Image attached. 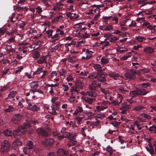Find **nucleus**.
<instances>
[{
	"instance_id": "f257e3e1",
	"label": "nucleus",
	"mask_w": 156,
	"mask_h": 156,
	"mask_svg": "<svg viewBox=\"0 0 156 156\" xmlns=\"http://www.w3.org/2000/svg\"><path fill=\"white\" fill-rule=\"evenodd\" d=\"M60 107V102L56 101L51 106V109L49 110V112L52 115H56Z\"/></svg>"
},
{
	"instance_id": "f03ea898",
	"label": "nucleus",
	"mask_w": 156,
	"mask_h": 156,
	"mask_svg": "<svg viewBox=\"0 0 156 156\" xmlns=\"http://www.w3.org/2000/svg\"><path fill=\"white\" fill-rule=\"evenodd\" d=\"M30 126L28 122H26L18 128L21 135L25 134L27 131V128Z\"/></svg>"
},
{
	"instance_id": "7ed1b4c3",
	"label": "nucleus",
	"mask_w": 156,
	"mask_h": 156,
	"mask_svg": "<svg viewBox=\"0 0 156 156\" xmlns=\"http://www.w3.org/2000/svg\"><path fill=\"white\" fill-rule=\"evenodd\" d=\"M10 147V144L7 140H4L1 143V148L3 152H6Z\"/></svg>"
},
{
	"instance_id": "20e7f679",
	"label": "nucleus",
	"mask_w": 156,
	"mask_h": 156,
	"mask_svg": "<svg viewBox=\"0 0 156 156\" xmlns=\"http://www.w3.org/2000/svg\"><path fill=\"white\" fill-rule=\"evenodd\" d=\"M22 118L21 115L16 114L12 117L11 119V121L14 124H18L20 122Z\"/></svg>"
},
{
	"instance_id": "39448f33",
	"label": "nucleus",
	"mask_w": 156,
	"mask_h": 156,
	"mask_svg": "<svg viewBox=\"0 0 156 156\" xmlns=\"http://www.w3.org/2000/svg\"><path fill=\"white\" fill-rule=\"evenodd\" d=\"M27 109L34 112H37L40 110L39 106L34 103L29 104L27 107Z\"/></svg>"
},
{
	"instance_id": "423d86ee",
	"label": "nucleus",
	"mask_w": 156,
	"mask_h": 156,
	"mask_svg": "<svg viewBox=\"0 0 156 156\" xmlns=\"http://www.w3.org/2000/svg\"><path fill=\"white\" fill-rule=\"evenodd\" d=\"M54 140L52 139H45L42 140V144L45 146H48L53 144Z\"/></svg>"
},
{
	"instance_id": "0eeeda50",
	"label": "nucleus",
	"mask_w": 156,
	"mask_h": 156,
	"mask_svg": "<svg viewBox=\"0 0 156 156\" xmlns=\"http://www.w3.org/2000/svg\"><path fill=\"white\" fill-rule=\"evenodd\" d=\"M37 133L39 136H46L48 135L47 131L42 128H37L36 130Z\"/></svg>"
},
{
	"instance_id": "6e6552de",
	"label": "nucleus",
	"mask_w": 156,
	"mask_h": 156,
	"mask_svg": "<svg viewBox=\"0 0 156 156\" xmlns=\"http://www.w3.org/2000/svg\"><path fill=\"white\" fill-rule=\"evenodd\" d=\"M136 72L134 70L131 71L130 72H127L125 73V76L127 78L129 79H134L135 78Z\"/></svg>"
},
{
	"instance_id": "1a4fd4ad",
	"label": "nucleus",
	"mask_w": 156,
	"mask_h": 156,
	"mask_svg": "<svg viewBox=\"0 0 156 156\" xmlns=\"http://www.w3.org/2000/svg\"><path fill=\"white\" fill-rule=\"evenodd\" d=\"M66 16L69 17L70 19H74L78 18L80 15L78 12L73 13L69 12L66 14Z\"/></svg>"
},
{
	"instance_id": "9d476101",
	"label": "nucleus",
	"mask_w": 156,
	"mask_h": 156,
	"mask_svg": "<svg viewBox=\"0 0 156 156\" xmlns=\"http://www.w3.org/2000/svg\"><path fill=\"white\" fill-rule=\"evenodd\" d=\"M83 111V108L82 106L81 105H80L76 107V109L73 113V115L74 116H76L79 113H81Z\"/></svg>"
},
{
	"instance_id": "9b49d317",
	"label": "nucleus",
	"mask_w": 156,
	"mask_h": 156,
	"mask_svg": "<svg viewBox=\"0 0 156 156\" xmlns=\"http://www.w3.org/2000/svg\"><path fill=\"white\" fill-rule=\"evenodd\" d=\"M100 87V84L98 83L97 81H93L89 86V89L94 90L96 87Z\"/></svg>"
},
{
	"instance_id": "f8f14e48",
	"label": "nucleus",
	"mask_w": 156,
	"mask_h": 156,
	"mask_svg": "<svg viewBox=\"0 0 156 156\" xmlns=\"http://www.w3.org/2000/svg\"><path fill=\"white\" fill-rule=\"evenodd\" d=\"M108 76L114 80L118 79L120 77H122V76H120L119 74L114 72L108 74Z\"/></svg>"
},
{
	"instance_id": "ddd939ff",
	"label": "nucleus",
	"mask_w": 156,
	"mask_h": 156,
	"mask_svg": "<svg viewBox=\"0 0 156 156\" xmlns=\"http://www.w3.org/2000/svg\"><path fill=\"white\" fill-rule=\"evenodd\" d=\"M26 47L24 46H21L18 48L19 53L24 56L26 55L27 50Z\"/></svg>"
},
{
	"instance_id": "4468645a",
	"label": "nucleus",
	"mask_w": 156,
	"mask_h": 156,
	"mask_svg": "<svg viewBox=\"0 0 156 156\" xmlns=\"http://www.w3.org/2000/svg\"><path fill=\"white\" fill-rule=\"evenodd\" d=\"M22 142L19 139H17L14 140L12 144V147H17L18 146H21Z\"/></svg>"
},
{
	"instance_id": "2eb2a0df",
	"label": "nucleus",
	"mask_w": 156,
	"mask_h": 156,
	"mask_svg": "<svg viewBox=\"0 0 156 156\" xmlns=\"http://www.w3.org/2000/svg\"><path fill=\"white\" fill-rule=\"evenodd\" d=\"M16 94V92L15 91H13L9 94L8 97L6 98L5 99L7 101H9L8 99H10V101H12V100H15V98H13L15 96Z\"/></svg>"
},
{
	"instance_id": "dca6fc26",
	"label": "nucleus",
	"mask_w": 156,
	"mask_h": 156,
	"mask_svg": "<svg viewBox=\"0 0 156 156\" xmlns=\"http://www.w3.org/2000/svg\"><path fill=\"white\" fill-rule=\"evenodd\" d=\"M31 55L34 60H36L40 57V54L39 52L35 51L31 53Z\"/></svg>"
},
{
	"instance_id": "f3484780",
	"label": "nucleus",
	"mask_w": 156,
	"mask_h": 156,
	"mask_svg": "<svg viewBox=\"0 0 156 156\" xmlns=\"http://www.w3.org/2000/svg\"><path fill=\"white\" fill-rule=\"evenodd\" d=\"M75 86L77 89L80 90L83 88L84 86V84L82 81H78L76 82L75 85Z\"/></svg>"
},
{
	"instance_id": "a211bd4d",
	"label": "nucleus",
	"mask_w": 156,
	"mask_h": 156,
	"mask_svg": "<svg viewBox=\"0 0 156 156\" xmlns=\"http://www.w3.org/2000/svg\"><path fill=\"white\" fill-rule=\"evenodd\" d=\"M79 90L75 86H73L71 89V92L72 94H78L79 91Z\"/></svg>"
},
{
	"instance_id": "6ab92c4d",
	"label": "nucleus",
	"mask_w": 156,
	"mask_h": 156,
	"mask_svg": "<svg viewBox=\"0 0 156 156\" xmlns=\"http://www.w3.org/2000/svg\"><path fill=\"white\" fill-rule=\"evenodd\" d=\"M98 105L103 106H105L108 107L107 105L110 104V102L108 101H105L104 100L101 101H98L97 103Z\"/></svg>"
},
{
	"instance_id": "aec40b11",
	"label": "nucleus",
	"mask_w": 156,
	"mask_h": 156,
	"mask_svg": "<svg viewBox=\"0 0 156 156\" xmlns=\"http://www.w3.org/2000/svg\"><path fill=\"white\" fill-rule=\"evenodd\" d=\"M45 59V57L42 56L37 61V62L39 64H42L44 63L47 62Z\"/></svg>"
},
{
	"instance_id": "412c9836",
	"label": "nucleus",
	"mask_w": 156,
	"mask_h": 156,
	"mask_svg": "<svg viewBox=\"0 0 156 156\" xmlns=\"http://www.w3.org/2000/svg\"><path fill=\"white\" fill-rule=\"evenodd\" d=\"M30 86L31 88H37L38 86L37 82L36 81H33L30 83Z\"/></svg>"
},
{
	"instance_id": "4be33fe9",
	"label": "nucleus",
	"mask_w": 156,
	"mask_h": 156,
	"mask_svg": "<svg viewBox=\"0 0 156 156\" xmlns=\"http://www.w3.org/2000/svg\"><path fill=\"white\" fill-rule=\"evenodd\" d=\"M107 108L105 106H102L99 105V106L96 107L95 108V111L97 112H100L104 110V109H106Z\"/></svg>"
},
{
	"instance_id": "5701e85b",
	"label": "nucleus",
	"mask_w": 156,
	"mask_h": 156,
	"mask_svg": "<svg viewBox=\"0 0 156 156\" xmlns=\"http://www.w3.org/2000/svg\"><path fill=\"white\" fill-rule=\"evenodd\" d=\"M154 51V49L150 47H147L144 49V51L147 53H152Z\"/></svg>"
},
{
	"instance_id": "b1692460",
	"label": "nucleus",
	"mask_w": 156,
	"mask_h": 156,
	"mask_svg": "<svg viewBox=\"0 0 156 156\" xmlns=\"http://www.w3.org/2000/svg\"><path fill=\"white\" fill-rule=\"evenodd\" d=\"M31 149L29 147H27L26 146L24 147L23 148V152L24 154H27L28 156H30V155H29V153L30 151V150Z\"/></svg>"
},
{
	"instance_id": "393cba45",
	"label": "nucleus",
	"mask_w": 156,
	"mask_h": 156,
	"mask_svg": "<svg viewBox=\"0 0 156 156\" xmlns=\"http://www.w3.org/2000/svg\"><path fill=\"white\" fill-rule=\"evenodd\" d=\"M95 117L97 119H103L105 118V114L103 113H100L94 115Z\"/></svg>"
},
{
	"instance_id": "a878e982",
	"label": "nucleus",
	"mask_w": 156,
	"mask_h": 156,
	"mask_svg": "<svg viewBox=\"0 0 156 156\" xmlns=\"http://www.w3.org/2000/svg\"><path fill=\"white\" fill-rule=\"evenodd\" d=\"M58 153L61 155H67L69 152L67 151H65L63 150L62 148H59L58 150Z\"/></svg>"
},
{
	"instance_id": "bb28decb",
	"label": "nucleus",
	"mask_w": 156,
	"mask_h": 156,
	"mask_svg": "<svg viewBox=\"0 0 156 156\" xmlns=\"http://www.w3.org/2000/svg\"><path fill=\"white\" fill-rule=\"evenodd\" d=\"M12 135L13 136L16 137L21 136L19 130L18 129L14 130L12 132Z\"/></svg>"
},
{
	"instance_id": "cd10ccee",
	"label": "nucleus",
	"mask_w": 156,
	"mask_h": 156,
	"mask_svg": "<svg viewBox=\"0 0 156 156\" xmlns=\"http://www.w3.org/2000/svg\"><path fill=\"white\" fill-rule=\"evenodd\" d=\"M122 106L121 108L122 109H124L125 110H126L129 109L131 108L130 105L128 104L125 102L122 103Z\"/></svg>"
},
{
	"instance_id": "c85d7f7f",
	"label": "nucleus",
	"mask_w": 156,
	"mask_h": 156,
	"mask_svg": "<svg viewBox=\"0 0 156 156\" xmlns=\"http://www.w3.org/2000/svg\"><path fill=\"white\" fill-rule=\"evenodd\" d=\"M101 61L102 64H105L109 62V59L106 56H105L101 58Z\"/></svg>"
},
{
	"instance_id": "c756f323",
	"label": "nucleus",
	"mask_w": 156,
	"mask_h": 156,
	"mask_svg": "<svg viewBox=\"0 0 156 156\" xmlns=\"http://www.w3.org/2000/svg\"><path fill=\"white\" fill-rule=\"evenodd\" d=\"M92 112H84L83 113V117L85 119L87 120L90 119Z\"/></svg>"
},
{
	"instance_id": "7c9ffc66",
	"label": "nucleus",
	"mask_w": 156,
	"mask_h": 156,
	"mask_svg": "<svg viewBox=\"0 0 156 156\" xmlns=\"http://www.w3.org/2000/svg\"><path fill=\"white\" fill-rule=\"evenodd\" d=\"M100 124V121L96 119H95L93 121H91V125L93 126H98Z\"/></svg>"
},
{
	"instance_id": "2f4dec72",
	"label": "nucleus",
	"mask_w": 156,
	"mask_h": 156,
	"mask_svg": "<svg viewBox=\"0 0 156 156\" xmlns=\"http://www.w3.org/2000/svg\"><path fill=\"white\" fill-rule=\"evenodd\" d=\"M139 94V93L138 90H135L131 91L129 93V96L131 98H133L136 97Z\"/></svg>"
},
{
	"instance_id": "473e14b6",
	"label": "nucleus",
	"mask_w": 156,
	"mask_h": 156,
	"mask_svg": "<svg viewBox=\"0 0 156 156\" xmlns=\"http://www.w3.org/2000/svg\"><path fill=\"white\" fill-rule=\"evenodd\" d=\"M82 23H78L77 25V27H76V29H77V30L80 31L81 32H82L83 30H86V28L84 27H82L80 25L82 24Z\"/></svg>"
},
{
	"instance_id": "72a5a7b5",
	"label": "nucleus",
	"mask_w": 156,
	"mask_h": 156,
	"mask_svg": "<svg viewBox=\"0 0 156 156\" xmlns=\"http://www.w3.org/2000/svg\"><path fill=\"white\" fill-rule=\"evenodd\" d=\"M106 151L109 153L110 155H112L113 154V152L115 151V150H113L112 147L108 145L106 148Z\"/></svg>"
},
{
	"instance_id": "f704fd0d",
	"label": "nucleus",
	"mask_w": 156,
	"mask_h": 156,
	"mask_svg": "<svg viewBox=\"0 0 156 156\" xmlns=\"http://www.w3.org/2000/svg\"><path fill=\"white\" fill-rule=\"evenodd\" d=\"M4 134L7 136H11L12 135V131L9 129H5L3 131Z\"/></svg>"
},
{
	"instance_id": "c9c22d12",
	"label": "nucleus",
	"mask_w": 156,
	"mask_h": 156,
	"mask_svg": "<svg viewBox=\"0 0 156 156\" xmlns=\"http://www.w3.org/2000/svg\"><path fill=\"white\" fill-rule=\"evenodd\" d=\"M131 52H129L126 53V54L120 58V60L122 61L126 60L127 59L131 57V55H130Z\"/></svg>"
},
{
	"instance_id": "e433bc0d",
	"label": "nucleus",
	"mask_w": 156,
	"mask_h": 156,
	"mask_svg": "<svg viewBox=\"0 0 156 156\" xmlns=\"http://www.w3.org/2000/svg\"><path fill=\"white\" fill-rule=\"evenodd\" d=\"M59 35L58 33H56L53 36H52L51 38L52 39V41L54 42L55 41L58 40L59 39Z\"/></svg>"
},
{
	"instance_id": "4c0bfd02",
	"label": "nucleus",
	"mask_w": 156,
	"mask_h": 156,
	"mask_svg": "<svg viewBox=\"0 0 156 156\" xmlns=\"http://www.w3.org/2000/svg\"><path fill=\"white\" fill-rule=\"evenodd\" d=\"M85 30H83L81 32L82 33L81 35V37L84 38L89 37L90 36V34L87 33V32L85 31Z\"/></svg>"
},
{
	"instance_id": "58836bf2",
	"label": "nucleus",
	"mask_w": 156,
	"mask_h": 156,
	"mask_svg": "<svg viewBox=\"0 0 156 156\" xmlns=\"http://www.w3.org/2000/svg\"><path fill=\"white\" fill-rule=\"evenodd\" d=\"M57 75V73L56 71H53L49 76L48 78L51 80L54 78V76H56Z\"/></svg>"
},
{
	"instance_id": "ea45409f",
	"label": "nucleus",
	"mask_w": 156,
	"mask_h": 156,
	"mask_svg": "<svg viewBox=\"0 0 156 156\" xmlns=\"http://www.w3.org/2000/svg\"><path fill=\"white\" fill-rule=\"evenodd\" d=\"M135 38L136 40L140 42H142L146 40L145 37L140 36H136Z\"/></svg>"
},
{
	"instance_id": "a19ab883",
	"label": "nucleus",
	"mask_w": 156,
	"mask_h": 156,
	"mask_svg": "<svg viewBox=\"0 0 156 156\" xmlns=\"http://www.w3.org/2000/svg\"><path fill=\"white\" fill-rule=\"evenodd\" d=\"M26 146L31 149H33L34 148V145L33 142L31 140L27 142Z\"/></svg>"
},
{
	"instance_id": "79ce46f5",
	"label": "nucleus",
	"mask_w": 156,
	"mask_h": 156,
	"mask_svg": "<svg viewBox=\"0 0 156 156\" xmlns=\"http://www.w3.org/2000/svg\"><path fill=\"white\" fill-rule=\"evenodd\" d=\"M86 59H88L91 57L92 55V52L87 50L86 51Z\"/></svg>"
},
{
	"instance_id": "37998d69",
	"label": "nucleus",
	"mask_w": 156,
	"mask_h": 156,
	"mask_svg": "<svg viewBox=\"0 0 156 156\" xmlns=\"http://www.w3.org/2000/svg\"><path fill=\"white\" fill-rule=\"evenodd\" d=\"M94 69L98 71L101 70V67L100 65L98 63L95 64L94 66Z\"/></svg>"
},
{
	"instance_id": "c03bdc74",
	"label": "nucleus",
	"mask_w": 156,
	"mask_h": 156,
	"mask_svg": "<svg viewBox=\"0 0 156 156\" xmlns=\"http://www.w3.org/2000/svg\"><path fill=\"white\" fill-rule=\"evenodd\" d=\"M134 123L136 125V127L138 130H140L142 128V126L141 125V122L139 121H136L134 122Z\"/></svg>"
},
{
	"instance_id": "a18cd8bd",
	"label": "nucleus",
	"mask_w": 156,
	"mask_h": 156,
	"mask_svg": "<svg viewBox=\"0 0 156 156\" xmlns=\"http://www.w3.org/2000/svg\"><path fill=\"white\" fill-rule=\"evenodd\" d=\"M14 109V107L11 105H9L8 108L5 109L4 111L6 112H9L12 111Z\"/></svg>"
},
{
	"instance_id": "49530a36",
	"label": "nucleus",
	"mask_w": 156,
	"mask_h": 156,
	"mask_svg": "<svg viewBox=\"0 0 156 156\" xmlns=\"http://www.w3.org/2000/svg\"><path fill=\"white\" fill-rule=\"evenodd\" d=\"M5 50L8 53H9L12 52L13 50V48H12L11 46L7 44Z\"/></svg>"
},
{
	"instance_id": "de8ad7c7",
	"label": "nucleus",
	"mask_w": 156,
	"mask_h": 156,
	"mask_svg": "<svg viewBox=\"0 0 156 156\" xmlns=\"http://www.w3.org/2000/svg\"><path fill=\"white\" fill-rule=\"evenodd\" d=\"M138 92L139 94L143 95H145L148 93V92L146 90L144 89L139 90H138Z\"/></svg>"
},
{
	"instance_id": "09e8293b",
	"label": "nucleus",
	"mask_w": 156,
	"mask_h": 156,
	"mask_svg": "<svg viewBox=\"0 0 156 156\" xmlns=\"http://www.w3.org/2000/svg\"><path fill=\"white\" fill-rule=\"evenodd\" d=\"M148 130L151 132H153L154 133H156V126L152 125L150 126Z\"/></svg>"
},
{
	"instance_id": "8fccbe9b",
	"label": "nucleus",
	"mask_w": 156,
	"mask_h": 156,
	"mask_svg": "<svg viewBox=\"0 0 156 156\" xmlns=\"http://www.w3.org/2000/svg\"><path fill=\"white\" fill-rule=\"evenodd\" d=\"M88 96L91 97H95L97 95V93L94 91H88Z\"/></svg>"
},
{
	"instance_id": "3c124183",
	"label": "nucleus",
	"mask_w": 156,
	"mask_h": 156,
	"mask_svg": "<svg viewBox=\"0 0 156 156\" xmlns=\"http://www.w3.org/2000/svg\"><path fill=\"white\" fill-rule=\"evenodd\" d=\"M97 76V75L96 73H91L90 75H89L88 76V77L91 79H94L96 78Z\"/></svg>"
},
{
	"instance_id": "603ef678",
	"label": "nucleus",
	"mask_w": 156,
	"mask_h": 156,
	"mask_svg": "<svg viewBox=\"0 0 156 156\" xmlns=\"http://www.w3.org/2000/svg\"><path fill=\"white\" fill-rule=\"evenodd\" d=\"M119 91L122 93H126L128 92V90H126V88L125 87H121L119 88Z\"/></svg>"
},
{
	"instance_id": "864d4df0",
	"label": "nucleus",
	"mask_w": 156,
	"mask_h": 156,
	"mask_svg": "<svg viewBox=\"0 0 156 156\" xmlns=\"http://www.w3.org/2000/svg\"><path fill=\"white\" fill-rule=\"evenodd\" d=\"M76 44V41H72L70 43H66V47H68V46H74Z\"/></svg>"
},
{
	"instance_id": "5fc2aeb1",
	"label": "nucleus",
	"mask_w": 156,
	"mask_h": 156,
	"mask_svg": "<svg viewBox=\"0 0 156 156\" xmlns=\"http://www.w3.org/2000/svg\"><path fill=\"white\" fill-rule=\"evenodd\" d=\"M58 72L59 73L60 76H65L66 72L65 70L63 69H62L60 70H58Z\"/></svg>"
},
{
	"instance_id": "6e6d98bb",
	"label": "nucleus",
	"mask_w": 156,
	"mask_h": 156,
	"mask_svg": "<svg viewBox=\"0 0 156 156\" xmlns=\"http://www.w3.org/2000/svg\"><path fill=\"white\" fill-rule=\"evenodd\" d=\"M53 32V30L51 29H50L49 30H47L46 31V33L47 34L48 37L50 38L52 36Z\"/></svg>"
},
{
	"instance_id": "4d7b16f0",
	"label": "nucleus",
	"mask_w": 156,
	"mask_h": 156,
	"mask_svg": "<svg viewBox=\"0 0 156 156\" xmlns=\"http://www.w3.org/2000/svg\"><path fill=\"white\" fill-rule=\"evenodd\" d=\"M61 46V45L60 44H57L56 46L52 47L50 51L51 52H53L55 50H56L59 48Z\"/></svg>"
},
{
	"instance_id": "13d9d810",
	"label": "nucleus",
	"mask_w": 156,
	"mask_h": 156,
	"mask_svg": "<svg viewBox=\"0 0 156 156\" xmlns=\"http://www.w3.org/2000/svg\"><path fill=\"white\" fill-rule=\"evenodd\" d=\"M144 108V107L143 106H142L141 105H137L133 109L135 111H140Z\"/></svg>"
},
{
	"instance_id": "bf43d9fd",
	"label": "nucleus",
	"mask_w": 156,
	"mask_h": 156,
	"mask_svg": "<svg viewBox=\"0 0 156 156\" xmlns=\"http://www.w3.org/2000/svg\"><path fill=\"white\" fill-rule=\"evenodd\" d=\"M122 101H119V100L116 99L112 102V103L115 105H118Z\"/></svg>"
},
{
	"instance_id": "052dcab7",
	"label": "nucleus",
	"mask_w": 156,
	"mask_h": 156,
	"mask_svg": "<svg viewBox=\"0 0 156 156\" xmlns=\"http://www.w3.org/2000/svg\"><path fill=\"white\" fill-rule=\"evenodd\" d=\"M75 119L77 121V123L79 125L80 124V122H82L83 119L82 117L78 116L75 118Z\"/></svg>"
},
{
	"instance_id": "680f3d73",
	"label": "nucleus",
	"mask_w": 156,
	"mask_h": 156,
	"mask_svg": "<svg viewBox=\"0 0 156 156\" xmlns=\"http://www.w3.org/2000/svg\"><path fill=\"white\" fill-rule=\"evenodd\" d=\"M63 138H68L71 136V134L69 132H66L62 134Z\"/></svg>"
},
{
	"instance_id": "e2e57ef3",
	"label": "nucleus",
	"mask_w": 156,
	"mask_h": 156,
	"mask_svg": "<svg viewBox=\"0 0 156 156\" xmlns=\"http://www.w3.org/2000/svg\"><path fill=\"white\" fill-rule=\"evenodd\" d=\"M62 87L63 90L65 91H67L69 90V87L68 85L63 84Z\"/></svg>"
},
{
	"instance_id": "0e129e2a",
	"label": "nucleus",
	"mask_w": 156,
	"mask_h": 156,
	"mask_svg": "<svg viewBox=\"0 0 156 156\" xmlns=\"http://www.w3.org/2000/svg\"><path fill=\"white\" fill-rule=\"evenodd\" d=\"M101 92L104 95H107L109 94V92L108 90L104 88H102L101 89Z\"/></svg>"
},
{
	"instance_id": "69168bd1",
	"label": "nucleus",
	"mask_w": 156,
	"mask_h": 156,
	"mask_svg": "<svg viewBox=\"0 0 156 156\" xmlns=\"http://www.w3.org/2000/svg\"><path fill=\"white\" fill-rule=\"evenodd\" d=\"M119 39V38L116 37H110V41L111 43L115 42Z\"/></svg>"
},
{
	"instance_id": "338daca9",
	"label": "nucleus",
	"mask_w": 156,
	"mask_h": 156,
	"mask_svg": "<svg viewBox=\"0 0 156 156\" xmlns=\"http://www.w3.org/2000/svg\"><path fill=\"white\" fill-rule=\"evenodd\" d=\"M140 115L142 117H144V118L148 119H150L151 118V117L149 115H148L144 113H142Z\"/></svg>"
},
{
	"instance_id": "774afa93",
	"label": "nucleus",
	"mask_w": 156,
	"mask_h": 156,
	"mask_svg": "<svg viewBox=\"0 0 156 156\" xmlns=\"http://www.w3.org/2000/svg\"><path fill=\"white\" fill-rule=\"evenodd\" d=\"M73 80V76L70 74L66 78V80L68 82L71 81Z\"/></svg>"
}]
</instances>
